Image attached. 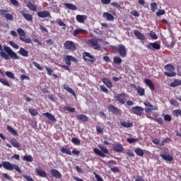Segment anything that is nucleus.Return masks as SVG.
<instances>
[{"label":"nucleus","mask_w":181,"mask_h":181,"mask_svg":"<svg viewBox=\"0 0 181 181\" xmlns=\"http://www.w3.org/2000/svg\"><path fill=\"white\" fill-rule=\"evenodd\" d=\"M4 49L7 52V54L2 51V45L0 44V56L5 59V60H9V57L14 60H19V56H18L16 52H13L11 47L4 46Z\"/></svg>","instance_id":"1"},{"label":"nucleus","mask_w":181,"mask_h":181,"mask_svg":"<svg viewBox=\"0 0 181 181\" xmlns=\"http://www.w3.org/2000/svg\"><path fill=\"white\" fill-rule=\"evenodd\" d=\"M144 104L145 107H146V108H145L146 117L149 119H153V117L151 115V114H152V111H158V106H153L152 104H151V103L148 101H144Z\"/></svg>","instance_id":"2"},{"label":"nucleus","mask_w":181,"mask_h":181,"mask_svg":"<svg viewBox=\"0 0 181 181\" xmlns=\"http://www.w3.org/2000/svg\"><path fill=\"white\" fill-rule=\"evenodd\" d=\"M98 148H99V149L97 148H93V152L95 153V155H98V156H100L101 158H105V154L109 153L108 148H107V147L103 146V144H99Z\"/></svg>","instance_id":"3"},{"label":"nucleus","mask_w":181,"mask_h":181,"mask_svg":"<svg viewBox=\"0 0 181 181\" xmlns=\"http://www.w3.org/2000/svg\"><path fill=\"white\" fill-rule=\"evenodd\" d=\"M3 168H4L6 170H16L18 173H22V170L19 168V166L16 164H11L9 161H4L3 162Z\"/></svg>","instance_id":"4"},{"label":"nucleus","mask_w":181,"mask_h":181,"mask_svg":"<svg viewBox=\"0 0 181 181\" xmlns=\"http://www.w3.org/2000/svg\"><path fill=\"white\" fill-rule=\"evenodd\" d=\"M17 33L18 35L20 36L19 39L21 40V42H23L24 43H28V45L32 43V40L30 37L26 38V33H25V30L22 28H18Z\"/></svg>","instance_id":"5"},{"label":"nucleus","mask_w":181,"mask_h":181,"mask_svg":"<svg viewBox=\"0 0 181 181\" xmlns=\"http://www.w3.org/2000/svg\"><path fill=\"white\" fill-rule=\"evenodd\" d=\"M165 70L164 72L165 76H167V77H175L176 76V72H175V66L172 64H167L165 66Z\"/></svg>","instance_id":"6"},{"label":"nucleus","mask_w":181,"mask_h":181,"mask_svg":"<svg viewBox=\"0 0 181 181\" xmlns=\"http://www.w3.org/2000/svg\"><path fill=\"white\" fill-rule=\"evenodd\" d=\"M99 40L100 39L92 38L88 40V43L95 50H98V49H101V45L98 43Z\"/></svg>","instance_id":"7"},{"label":"nucleus","mask_w":181,"mask_h":181,"mask_svg":"<svg viewBox=\"0 0 181 181\" xmlns=\"http://www.w3.org/2000/svg\"><path fill=\"white\" fill-rule=\"evenodd\" d=\"M64 47L66 50H71V52H74L76 49V45L73 41L67 40L64 42Z\"/></svg>","instance_id":"8"},{"label":"nucleus","mask_w":181,"mask_h":181,"mask_svg":"<svg viewBox=\"0 0 181 181\" xmlns=\"http://www.w3.org/2000/svg\"><path fill=\"white\" fill-rule=\"evenodd\" d=\"M115 99L120 104H125L127 103V95L125 93H120L115 95Z\"/></svg>","instance_id":"9"},{"label":"nucleus","mask_w":181,"mask_h":181,"mask_svg":"<svg viewBox=\"0 0 181 181\" xmlns=\"http://www.w3.org/2000/svg\"><path fill=\"white\" fill-rule=\"evenodd\" d=\"M132 112L136 115H142L144 114V107L141 106H136L132 108Z\"/></svg>","instance_id":"10"},{"label":"nucleus","mask_w":181,"mask_h":181,"mask_svg":"<svg viewBox=\"0 0 181 181\" xmlns=\"http://www.w3.org/2000/svg\"><path fill=\"white\" fill-rule=\"evenodd\" d=\"M147 49L150 50H159L160 49V45L158 42H149L146 46Z\"/></svg>","instance_id":"11"},{"label":"nucleus","mask_w":181,"mask_h":181,"mask_svg":"<svg viewBox=\"0 0 181 181\" xmlns=\"http://www.w3.org/2000/svg\"><path fill=\"white\" fill-rule=\"evenodd\" d=\"M21 13L23 18H24V19H25V21H27V22H33V15L29 14V13H26V11H21Z\"/></svg>","instance_id":"12"},{"label":"nucleus","mask_w":181,"mask_h":181,"mask_svg":"<svg viewBox=\"0 0 181 181\" xmlns=\"http://www.w3.org/2000/svg\"><path fill=\"white\" fill-rule=\"evenodd\" d=\"M83 58L85 62H90V63H94V62H95L94 57L90 55L88 52H84L83 54Z\"/></svg>","instance_id":"13"},{"label":"nucleus","mask_w":181,"mask_h":181,"mask_svg":"<svg viewBox=\"0 0 181 181\" xmlns=\"http://www.w3.org/2000/svg\"><path fill=\"white\" fill-rule=\"evenodd\" d=\"M160 156L163 160H166V162H172L173 160V156L168 153H160Z\"/></svg>","instance_id":"14"},{"label":"nucleus","mask_w":181,"mask_h":181,"mask_svg":"<svg viewBox=\"0 0 181 181\" xmlns=\"http://www.w3.org/2000/svg\"><path fill=\"white\" fill-rule=\"evenodd\" d=\"M121 57H125L127 56V48L124 45H119V50L117 51Z\"/></svg>","instance_id":"15"},{"label":"nucleus","mask_w":181,"mask_h":181,"mask_svg":"<svg viewBox=\"0 0 181 181\" xmlns=\"http://www.w3.org/2000/svg\"><path fill=\"white\" fill-rule=\"evenodd\" d=\"M112 147L115 152L120 153L124 151V147L120 143H115L112 144Z\"/></svg>","instance_id":"16"},{"label":"nucleus","mask_w":181,"mask_h":181,"mask_svg":"<svg viewBox=\"0 0 181 181\" xmlns=\"http://www.w3.org/2000/svg\"><path fill=\"white\" fill-rule=\"evenodd\" d=\"M35 171L37 173V175H40V177H46V171H45V170H43L42 167H37L35 168Z\"/></svg>","instance_id":"17"},{"label":"nucleus","mask_w":181,"mask_h":181,"mask_svg":"<svg viewBox=\"0 0 181 181\" xmlns=\"http://www.w3.org/2000/svg\"><path fill=\"white\" fill-rule=\"evenodd\" d=\"M50 174L52 176H53V177H56V179H62V173H60V172L56 169H51Z\"/></svg>","instance_id":"18"},{"label":"nucleus","mask_w":181,"mask_h":181,"mask_svg":"<svg viewBox=\"0 0 181 181\" xmlns=\"http://www.w3.org/2000/svg\"><path fill=\"white\" fill-rule=\"evenodd\" d=\"M108 110H110V111H111V112H112L113 114H116L117 115H119V114H121V111L119 110V109H118V107L110 105L107 107Z\"/></svg>","instance_id":"19"},{"label":"nucleus","mask_w":181,"mask_h":181,"mask_svg":"<svg viewBox=\"0 0 181 181\" xmlns=\"http://www.w3.org/2000/svg\"><path fill=\"white\" fill-rule=\"evenodd\" d=\"M103 18H104V19H106V21H109L110 22L114 21L115 19L114 16L108 12L103 13Z\"/></svg>","instance_id":"20"},{"label":"nucleus","mask_w":181,"mask_h":181,"mask_svg":"<svg viewBox=\"0 0 181 181\" xmlns=\"http://www.w3.org/2000/svg\"><path fill=\"white\" fill-rule=\"evenodd\" d=\"M144 83L145 84H146V86H148L151 91H153V90H155V85H153V82H152V81H151L150 79H145Z\"/></svg>","instance_id":"21"},{"label":"nucleus","mask_w":181,"mask_h":181,"mask_svg":"<svg viewBox=\"0 0 181 181\" xmlns=\"http://www.w3.org/2000/svg\"><path fill=\"white\" fill-rule=\"evenodd\" d=\"M65 63L67 66H70L71 64V62H75L76 59L72 56L67 55L64 57Z\"/></svg>","instance_id":"22"},{"label":"nucleus","mask_w":181,"mask_h":181,"mask_svg":"<svg viewBox=\"0 0 181 181\" xmlns=\"http://www.w3.org/2000/svg\"><path fill=\"white\" fill-rule=\"evenodd\" d=\"M18 53L23 57H28L29 56V51L25 49L23 47L20 48Z\"/></svg>","instance_id":"23"},{"label":"nucleus","mask_w":181,"mask_h":181,"mask_svg":"<svg viewBox=\"0 0 181 181\" xmlns=\"http://www.w3.org/2000/svg\"><path fill=\"white\" fill-rule=\"evenodd\" d=\"M37 16H39V18H49V16H50V13L46 11H40L37 13Z\"/></svg>","instance_id":"24"},{"label":"nucleus","mask_w":181,"mask_h":181,"mask_svg":"<svg viewBox=\"0 0 181 181\" xmlns=\"http://www.w3.org/2000/svg\"><path fill=\"white\" fill-rule=\"evenodd\" d=\"M42 115L46 117V118H48L49 121H52V122H56V117H54V116L49 112L43 113Z\"/></svg>","instance_id":"25"},{"label":"nucleus","mask_w":181,"mask_h":181,"mask_svg":"<svg viewBox=\"0 0 181 181\" xmlns=\"http://www.w3.org/2000/svg\"><path fill=\"white\" fill-rule=\"evenodd\" d=\"M134 34L135 35L136 37H137V38L139 39V40H145V36L143 35V34L138 30H134Z\"/></svg>","instance_id":"26"},{"label":"nucleus","mask_w":181,"mask_h":181,"mask_svg":"<svg viewBox=\"0 0 181 181\" xmlns=\"http://www.w3.org/2000/svg\"><path fill=\"white\" fill-rule=\"evenodd\" d=\"M86 19H87V16L84 15H78L76 16V21L79 23H84Z\"/></svg>","instance_id":"27"},{"label":"nucleus","mask_w":181,"mask_h":181,"mask_svg":"<svg viewBox=\"0 0 181 181\" xmlns=\"http://www.w3.org/2000/svg\"><path fill=\"white\" fill-rule=\"evenodd\" d=\"M103 83H104L105 84V86H107V88H112V83H111V81H110V79L107 78H103L102 79Z\"/></svg>","instance_id":"28"},{"label":"nucleus","mask_w":181,"mask_h":181,"mask_svg":"<svg viewBox=\"0 0 181 181\" xmlns=\"http://www.w3.org/2000/svg\"><path fill=\"white\" fill-rule=\"evenodd\" d=\"M76 118L78 121H82V122H87L88 121V117L85 115H76Z\"/></svg>","instance_id":"29"},{"label":"nucleus","mask_w":181,"mask_h":181,"mask_svg":"<svg viewBox=\"0 0 181 181\" xmlns=\"http://www.w3.org/2000/svg\"><path fill=\"white\" fill-rule=\"evenodd\" d=\"M63 87L64 90H66V91H68V93H70V94H72V95H74V97H76V92H74V90H73L71 88L69 87L66 84H64Z\"/></svg>","instance_id":"30"},{"label":"nucleus","mask_w":181,"mask_h":181,"mask_svg":"<svg viewBox=\"0 0 181 181\" xmlns=\"http://www.w3.org/2000/svg\"><path fill=\"white\" fill-rule=\"evenodd\" d=\"M27 6L30 11H33L34 12L37 11V7H36V5L33 4L32 2L27 3Z\"/></svg>","instance_id":"31"},{"label":"nucleus","mask_w":181,"mask_h":181,"mask_svg":"<svg viewBox=\"0 0 181 181\" xmlns=\"http://www.w3.org/2000/svg\"><path fill=\"white\" fill-rule=\"evenodd\" d=\"M178 86H181V80L179 79H176L170 83V86L173 88L178 87Z\"/></svg>","instance_id":"32"},{"label":"nucleus","mask_w":181,"mask_h":181,"mask_svg":"<svg viewBox=\"0 0 181 181\" xmlns=\"http://www.w3.org/2000/svg\"><path fill=\"white\" fill-rule=\"evenodd\" d=\"M10 144H12L13 148H21V144H19V141H18L16 139H13L10 141Z\"/></svg>","instance_id":"33"},{"label":"nucleus","mask_w":181,"mask_h":181,"mask_svg":"<svg viewBox=\"0 0 181 181\" xmlns=\"http://www.w3.org/2000/svg\"><path fill=\"white\" fill-rule=\"evenodd\" d=\"M120 125L123 127V128H131L132 127L133 124L132 122H127L125 121L120 122Z\"/></svg>","instance_id":"34"},{"label":"nucleus","mask_w":181,"mask_h":181,"mask_svg":"<svg viewBox=\"0 0 181 181\" xmlns=\"http://www.w3.org/2000/svg\"><path fill=\"white\" fill-rule=\"evenodd\" d=\"M64 6H66L67 9H70L71 11H77V7L74 4L65 3Z\"/></svg>","instance_id":"35"},{"label":"nucleus","mask_w":181,"mask_h":181,"mask_svg":"<svg viewBox=\"0 0 181 181\" xmlns=\"http://www.w3.org/2000/svg\"><path fill=\"white\" fill-rule=\"evenodd\" d=\"M136 90L139 95H141V97L145 95V89L144 88H141V87L138 86L137 88H136Z\"/></svg>","instance_id":"36"},{"label":"nucleus","mask_w":181,"mask_h":181,"mask_svg":"<svg viewBox=\"0 0 181 181\" xmlns=\"http://www.w3.org/2000/svg\"><path fill=\"white\" fill-rule=\"evenodd\" d=\"M79 33H88V32L86 30L76 29L73 32V36H77Z\"/></svg>","instance_id":"37"},{"label":"nucleus","mask_w":181,"mask_h":181,"mask_svg":"<svg viewBox=\"0 0 181 181\" xmlns=\"http://www.w3.org/2000/svg\"><path fill=\"white\" fill-rule=\"evenodd\" d=\"M7 129L9 132H11L12 134H13L15 136H18V132H16V130L13 129V128H12V127L11 126H7Z\"/></svg>","instance_id":"38"},{"label":"nucleus","mask_w":181,"mask_h":181,"mask_svg":"<svg viewBox=\"0 0 181 181\" xmlns=\"http://www.w3.org/2000/svg\"><path fill=\"white\" fill-rule=\"evenodd\" d=\"M134 151L135 153H136V155L139 156H144V150H142L141 148H136Z\"/></svg>","instance_id":"39"},{"label":"nucleus","mask_w":181,"mask_h":181,"mask_svg":"<svg viewBox=\"0 0 181 181\" xmlns=\"http://www.w3.org/2000/svg\"><path fill=\"white\" fill-rule=\"evenodd\" d=\"M57 23H58L59 26H61L62 28L65 30L66 26V24L63 23V21H62V19H57Z\"/></svg>","instance_id":"40"},{"label":"nucleus","mask_w":181,"mask_h":181,"mask_svg":"<svg viewBox=\"0 0 181 181\" xmlns=\"http://www.w3.org/2000/svg\"><path fill=\"white\" fill-rule=\"evenodd\" d=\"M61 152L62 153H65L66 155H71V151L66 147H62L61 148Z\"/></svg>","instance_id":"41"},{"label":"nucleus","mask_w":181,"mask_h":181,"mask_svg":"<svg viewBox=\"0 0 181 181\" xmlns=\"http://www.w3.org/2000/svg\"><path fill=\"white\" fill-rule=\"evenodd\" d=\"M113 62L114 63H115V64L119 65L122 63V59L119 57H115L113 59Z\"/></svg>","instance_id":"42"},{"label":"nucleus","mask_w":181,"mask_h":181,"mask_svg":"<svg viewBox=\"0 0 181 181\" xmlns=\"http://www.w3.org/2000/svg\"><path fill=\"white\" fill-rule=\"evenodd\" d=\"M0 83H2L4 86H6V87H11L9 82L5 78H0Z\"/></svg>","instance_id":"43"},{"label":"nucleus","mask_w":181,"mask_h":181,"mask_svg":"<svg viewBox=\"0 0 181 181\" xmlns=\"http://www.w3.org/2000/svg\"><path fill=\"white\" fill-rule=\"evenodd\" d=\"M153 121H156V122H158L160 125H163V119H162V117H157L151 119Z\"/></svg>","instance_id":"44"},{"label":"nucleus","mask_w":181,"mask_h":181,"mask_svg":"<svg viewBox=\"0 0 181 181\" xmlns=\"http://www.w3.org/2000/svg\"><path fill=\"white\" fill-rule=\"evenodd\" d=\"M23 159V160H25V162H33V157H32V156H25Z\"/></svg>","instance_id":"45"},{"label":"nucleus","mask_w":181,"mask_h":181,"mask_svg":"<svg viewBox=\"0 0 181 181\" xmlns=\"http://www.w3.org/2000/svg\"><path fill=\"white\" fill-rule=\"evenodd\" d=\"M5 75L8 77V78H11L12 80H13L15 78V75H13L12 74V72L11 71H6L5 72Z\"/></svg>","instance_id":"46"},{"label":"nucleus","mask_w":181,"mask_h":181,"mask_svg":"<svg viewBox=\"0 0 181 181\" xmlns=\"http://www.w3.org/2000/svg\"><path fill=\"white\" fill-rule=\"evenodd\" d=\"M28 111L31 115H33V116L37 115V111L35 109L30 107L28 109Z\"/></svg>","instance_id":"47"},{"label":"nucleus","mask_w":181,"mask_h":181,"mask_svg":"<svg viewBox=\"0 0 181 181\" xmlns=\"http://www.w3.org/2000/svg\"><path fill=\"white\" fill-rule=\"evenodd\" d=\"M127 141L129 144H135V142H138V141H139V139H134V138H128V139H127Z\"/></svg>","instance_id":"48"},{"label":"nucleus","mask_w":181,"mask_h":181,"mask_svg":"<svg viewBox=\"0 0 181 181\" xmlns=\"http://www.w3.org/2000/svg\"><path fill=\"white\" fill-rule=\"evenodd\" d=\"M151 8L152 12H155V11L158 9V4L156 3H151Z\"/></svg>","instance_id":"49"},{"label":"nucleus","mask_w":181,"mask_h":181,"mask_svg":"<svg viewBox=\"0 0 181 181\" xmlns=\"http://www.w3.org/2000/svg\"><path fill=\"white\" fill-rule=\"evenodd\" d=\"M33 66H35V67H36V69H37L40 71H42V70H43V67H42L40 66V64H39L37 62H33Z\"/></svg>","instance_id":"50"},{"label":"nucleus","mask_w":181,"mask_h":181,"mask_svg":"<svg viewBox=\"0 0 181 181\" xmlns=\"http://www.w3.org/2000/svg\"><path fill=\"white\" fill-rule=\"evenodd\" d=\"M71 142L75 145H80L81 144L80 139H78V138H72Z\"/></svg>","instance_id":"51"},{"label":"nucleus","mask_w":181,"mask_h":181,"mask_svg":"<svg viewBox=\"0 0 181 181\" xmlns=\"http://www.w3.org/2000/svg\"><path fill=\"white\" fill-rule=\"evenodd\" d=\"M149 35L151 39H153L154 40H156V39H158V35H156V33H155V32L151 31Z\"/></svg>","instance_id":"52"},{"label":"nucleus","mask_w":181,"mask_h":181,"mask_svg":"<svg viewBox=\"0 0 181 181\" xmlns=\"http://www.w3.org/2000/svg\"><path fill=\"white\" fill-rule=\"evenodd\" d=\"M65 110L66 111H69V112H76V107H71L70 106H66L65 107Z\"/></svg>","instance_id":"53"},{"label":"nucleus","mask_w":181,"mask_h":181,"mask_svg":"<svg viewBox=\"0 0 181 181\" xmlns=\"http://www.w3.org/2000/svg\"><path fill=\"white\" fill-rule=\"evenodd\" d=\"M9 45L14 49H19V45H18V44L15 43L13 41H10Z\"/></svg>","instance_id":"54"},{"label":"nucleus","mask_w":181,"mask_h":181,"mask_svg":"<svg viewBox=\"0 0 181 181\" xmlns=\"http://www.w3.org/2000/svg\"><path fill=\"white\" fill-rule=\"evenodd\" d=\"M5 18L7 21H13V16L9 13L5 14Z\"/></svg>","instance_id":"55"},{"label":"nucleus","mask_w":181,"mask_h":181,"mask_svg":"<svg viewBox=\"0 0 181 181\" xmlns=\"http://www.w3.org/2000/svg\"><path fill=\"white\" fill-rule=\"evenodd\" d=\"M165 10H159L156 13V16H162V15H165Z\"/></svg>","instance_id":"56"},{"label":"nucleus","mask_w":181,"mask_h":181,"mask_svg":"<svg viewBox=\"0 0 181 181\" xmlns=\"http://www.w3.org/2000/svg\"><path fill=\"white\" fill-rule=\"evenodd\" d=\"M164 119L165 121H168V122H170V121H172V117H170V115H165Z\"/></svg>","instance_id":"57"},{"label":"nucleus","mask_w":181,"mask_h":181,"mask_svg":"<svg viewBox=\"0 0 181 181\" xmlns=\"http://www.w3.org/2000/svg\"><path fill=\"white\" fill-rule=\"evenodd\" d=\"M11 4H12V5H13L14 6H19V2H18L17 0H10Z\"/></svg>","instance_id":"58"},{"label":"nucleus","mask_w":181,"mask_h":181,"mask_svg":"<svg viewBox=\"0 0 181 181\" xmlns=\"http://www.w3.org/2000/svg\"><path fill=\"white\" fill-rule=\"evenodd\" d=\"M95 175V177L97 180V181H104L102 177H100V175L95 173H93Z\"/></svg>","instance_id":"59"},{"label":"nucleus","mask_w":181,"mask_h":181,"mask_svg":"<svg viewBox=\"0 0 181 181\" xmlns=\"http://www.w3.org/2000/svg\"><path fill=\"white\" fill-rule=\"evenodd\" d=\"M23 177H25L28 181H35L33 180V178L31 177L30 176L28 175H23Z\"/></svg>","instance_id":"60"},{"label":"nucleus","mask_w":181,"mask_h":181,"mask_svg":"<svg viewBox=\"0 0 181 181\" xmlns=\"http://www.w3.org/2000/svg\"><path fill=\"white\" fill-rule=\"evenodd\" d=\"M45 69L47 71V74L49 76H52V74L53 73V70H52V69L47 67V66H45Z\"/></svg>","instance_id":"61"},{"label":"nucleus","mask_w":181,"mask_h":181,"mask_svg":"<svg viewBox=\"0 0 181 181\" xmlns=\"http://www.w3.org/2000/svg\"><path fill=\"white\" fill-rule=\"evenodd\" d=\"M3 176L4 179H6L7 180H12V178H11V176L8 175L7 173L3 174Z\"/></svg>","instance_id":"62"},{"label":"nucleus","mask_w":181,"mask_h":181,"mask_svg":"<svg viewBox=\"0 0 181 181\" xmlns=\"http://www.w3.org/2000/svg\"><path fill=\"white\" fill-rule=\"evenodd\" d=\"M111 5H112V6H115V8H117L118 9L121 8V6L117 2H113L111 4Z\"/></svg>","instance_id":"63"},{"label":"nucleus","mask_w":181,"mask_h":181,"mask_svg":"<svg viewBox=\"0 0 181 181\" xmlns=\"http://www.w3.org/2000/svg\"><path fill=\"white\" fill-rule=\"evenodd\" d=\"M132 15L136 16V18L139 17V13L136 11H132Z\"/></svg>","instance_id":"64"}]
</instances>
